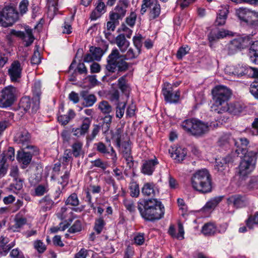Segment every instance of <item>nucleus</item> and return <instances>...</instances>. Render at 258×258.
<instances>
[{
  "label": "nucleus",
  "instance_id": "1",
  "mask_svg": "<svg viewBox=\"0 0 258 258\" xmlns=\"http://www.w3.org/2000/svg\"><path fill=\"white\" fill-rule=\"evenodd\" d=\"M141 51L130 48L125 54H121L117 48L112 50L107 58L106 70L111 73L116 70L118 72H125L128 68V64L125 60L133 59L137 58Z\"/></svg>",
  "mask_w": 258,
  "mask_h": 258
},
{
  "label": "nucleus",
  "instance_id": "2",
  "mask_svg": "<svg viewBox=\"0 0 258 258\" xmlns=\"http://www.w3.org/2000/svg\"><path fill=\"white\" fill-rule=\"evenodd\" d=\"M138 209L143 218L148 221L158 220L164 214V207L156 199L142 200L138 203Z\"/></svg>",
  "mask_w": 258,
  "mask_h": 258
},
{
  "label": "nucleus",
  "instance_id": "3",
  "mask_svg": "<svg viewBox=\"0 0 258 258\" xmlns=\"http://www.w3.org/2000/svg\"><path fill=\"white\" fill-rule=\"evenodd\" d=\"M212 93L214 101L212 111L218 114L225 113L227 101L231 95V90L226 87L219 86L215 87Z\"/></svg>",
  "mask_w": 258,
  "mask_h": 258
},
{
  "label": "nucleus",
  "instance_id": "4",
  "mask_svg": "<svg viewBox=\"0 0 258 258\" xmlns=\"http://www.w3.org/2000/svg\"><path fill=\"white\" fill-rule=\"evenodd\" d=\"M191 182L193 188L200 193L207 194L212 191L211 175L205 169L196 172L191 177Z\"/></svg>",
  "mask_w": 258,
  "mask_h": 258
},
{
  "label": "nucleus",
  "instance_id": "5",
  "mask_svg": "<svg viewBox=\"0 0 258 258\" xmlns=\"http://www.w3.org/2000/svg\"><path fill=\"white\" fill-rule=\"evenodd\" d=\"M181 126L189 135L201 137L209 132L212 125L196 118H190L183 121Z\"/></svg>",
  "mask_w": 258,
  "mask_h": 258
},
{
  "label": "nucleus",
  "instance_id": "6",
  "mask_svg": "<svg viewBox=\"0 0 258 258\" xmlns=\"http://www.w3.org/2000/svg\"><path fill=\"white\" fill-rule=\"evenodd\" d=\"M258 147L254 150H250L247 154L243 156L238 167V174L241 179H245L253 170L256 163Z\"/></svg>",
  "mask_w": 258,
  "mask_h": 258
},
{
  "label": "nucleus",
  "instance_id": "7",
  "mask_svg": "<svg viewBox=\"0 0 258 258\" xmlns=\"http://www.w3.org/2000/svg\"><path fill=\"white\" fill-rule=\"evenodd\" d=\"M149 9V19L153 20L158 18L161 14V6L157 0H143L140 13L143 15Z\"/></svg>",
  "mask_w": 258,
  "mask_h": 258
},
{
  "label": "nucleus",
  "instance_id": "8",
  "mask_svg": "<svg viewBox=\"0 0 258 258\" xmlns=\"http://www.w3.org/2000/svg\"><path fill=\"white\" fill-rule=\"evenodd\" d=\"M18 91L16 88L10 85L0 91V108L11 106L16 99Z\"/></svg>",
  "mask_w": 258,
  "mask_h": 258
},
{
  "label": "nucleus",
  "instance_id": "9",
  "mask_svg": "<svg viewBox=\"0 0 258 258\" xmlns=\"http://www.w3.org/2000/svg\"><path fill=\"white\" fill-rule=\"evenodd\" d=\"M30 135L28 132L24 128H20L16 134L14 140L20 146L23 150L34 149V151L36 152L37 147L30 144Z\"/></svg>",
  "mask_w": 258,
  "mask_h": 258
},
{
  "label": "nucleus",
  "instance_id": "10",
  "mask_svg": "<svg viewBox=\"0 0 258 258\" xmlns=\"http://www.w3.org/2000/svg\"><path fill=\"white\" fill-rule=\"evenodd\" d=\"M2 13L4 19L2 23L4 27L11 26L18 19V13L12 7H5Z\"/></svg>",
  "mask_w": 258,
  "mask_h": 258
},
{
  "label": "nucleus",
  "instance_id": "11",
  "mask_svg": "<svg viewBox=\"0 0 258 258\" xmlns=\"http://www.w3.org/2000/svg\"><path fill=\"white\" fill-rule=\"evenodd\" d=\"M22 68L20 62L14 61L8 69V74L11 81L13 82H19L22 76Z\"/></svg>",
  "mask_w": 258,
  "mask_h": 258
},
{
  "label": "nucleus",
  "instance_id": "12",
  "mask_svg": "<svg viewBox=\"0 0 258 258\" xmlns=\"http://www.w3.org/2000/svg\"><path fill=\"white\" fill-rule=\"evenodd\" d=\"M29 150L30 151L28 152L24 151L18 152L17 159L20 163L23 164V168H25L26 166L30 164L32 160V155L36 154L38 152L37 148L36 152L34 151V149Z\"/></svg>",
  "mask_w": 258,
  "mask_h": 258
},
{
  "label": "nucleus",
  "instance_id": "13",
  "mask_svg": "<svg viewBox=\"0 0 258 258\" xmlns=\"http://www.w3.org/2000/svg\"><path fill=\"white\" fill-rule=\"evenodd\" d=\"M168 88L163 89V94L166 101L170 103L178 102L180 96L179 90L173 91L171 86L168 84Z\"/></svg>",
  "mask_w": 258,
  "mask_h": 258
},
{
  "label": "nucleus",
  "instance_id": "14",
  "mask_svg": "<svg viewBox=\"0 0 258 258\" xmlns=\"http://www.w3.org/2000/svg\"><path fill=\"white\" fill-rule=\"evenodd\" d=\"M10 34L17 36L23 39L25 42V46H29L30 45L34 40V36L32 34V30L31 29H26V33L22 31H17L12 29L11 30Z\"/></svg>",
  "mask_w": 258,
  "mask_h": 258
},
{
  "label": "nucleus",
  "instance_id": "15",
  "mask_svg": "<svg viewBox=\"0 0 258 258\" xmlns=\"http://www.w3.org/2000/svg\"><path fill=\"white\" fill-rule=\"evenodd\" d=\"M249 141L245 138H239L237 140L235 139L234 145L237 147L236 152H237V154L239 155L241 153L245 156L250 150H253L252 148L250 146L247 147ZM256 147L255 146V147Z\"/></svg>",
  "mask_w": 258,
  "mask_h": 258
},
{
  "label": "nucleus",
  "instance_id": "16",
  "mask_svg": "<svg viewBox=\"0 0 258 258\" xmlns=\"http://www.w3.org/2000/svg\"><path fill=\"white\" fill-rule=\"evenodd\" d=\"M41 84L40 81H36L33 85L32 91L33 94V105L32 108V112H36L39 108Z\"/></svg>",
  "mask_w": 258,
  "mask_h": 258
},
{
  "label": "nucleus",
  "instance_id": "17",
  "mask_svg": "<svg viewBox=\"0 0 258 258\" xmlns=\"http://www.w3.org/2000/svg\"><path fill=\"white\" fill-rule=\"evenodd\" d=\"M227 201L229 204L232 205L236 208H243L248 204L246 197L240 195H232L227 199Z\"/></svg>",
  "mask_w": 258,
  "mask_h": 258
},
{
  "label": "nucleus",
  "instance_id": "18",
  "mask_svg": "<svg viewBox=\"0 0 258 258\" xmlns=\"http://www.w3.org/2000/svg\"><path fill=\"white\" fill-rule=\"evenodd\" d=\"M158 163V160L156 158L152 159L144 160L141 167V172L145 175H152L155 169V166Z\"/></svg>",
  "mask_w": 258,
  "mask_h": 258
},
{
  "label": "nucleus",
  "instance_id": "19",
  "mask_svg": "<svg viewBox=\"0 0 258 258\" xmlns=\"http://www.w3.org/2000/svg\"><path fill=\"white\" fill-rule=\"evenodd\" d=\"M91 123V119L89 117H85L80 127L72 129L74 136L77 137L85 136L89 131Z\"/></svg>",
  "mask_w": 258,
  "mask_h": 258
},
{
  "label": "nucleus",
  "instance_id": "20",
  "mask_svg": "<svg viewBox=\"0 0 258 258\" xmlns=\"http://www.w3.org/2000/svg\"><path fill=\"white\" fill-rule=\"evenodd\" d=\"M128 7L119 3L114 8V12L110 13V20L116 21L122 19L126 14V9Z\"/></svg>",
  "mask_w": 258,
  "mask_h": 258
},
{
  "label": "nucleus",
  "instance_id": "21",
  "mask_svg": "<svg viewBox=\"0 0 258 258\" xmlns=\"http://www.w3.org/2000/svg\"><path fill=\"white\" fill-rule=\"evenodd\" d=\"M115 43L119 48L120 51L124 52L130 46V42L125 38L124 34H120L115 38Z\"/></svg>",
  "mask_w": 258,
  "mask_h": 258
},
{
  "label": "nucleus",
  "instance_id": "22",
  "mask_svg": "<svg viewBox=\"0 0 258 258\" xmlns=\"http://www.w3.org/2000/svg\"><path fill=\"white\" fill-rule=\"evenodd\" d=\"M97 150L103 154H110L111 156V159L113 163H115L117 160V155L115 150L112 147H111V152L108 151L106 146L102 142H99L96 144Z\"/></svg>",
  "mask_w": 258,
  "mask_h": 258
},
{
  "label": "nucleus",
  "instance_id": "23",
  "mask_svg": "<svg viewBox=\"0 0 258 258\" xmlns=\"http://www.w3.org/2000/svg\"><path fill=\"white\" fill-rule=\"evenodd\" d=\"M80 95L84 101L83 104L85 107H90L93 106L97 100L96 97L94 95L89 94L87 91H81Z\"/></svg>",
  "mask_w": 258,
  "mask_h": 258
},
{
  "label": "nucleus",
  "instance_id": "24",
  "mask_svg": "<svg viewBox=\"0 0 258 258\" xmlns=\"http://www.w3.org/2000/svg\"><path fill=\"white\" fill-rule=\"evenodd\" d=\"M178 232L177 234L176 233L175 228L173 225H171L169 226L168 229V233L173 238H176L178 239H183L184 238V229L182 224L179 222L178 223Z\"/></svg>",
  "mask_w": 258,
  "mask_h": 258
},
{
  "label": "nucleus",
  "instance_id": "25",
  "mask_svg": "<svg viewBox=\"0 0 258 258\" xmlns=\"http://www.w3.org/2000/svg\"><path fill=\"white\" fill-rule=\"evenodd\" d=\"M105 5L103 2L98 1L95 10L92 12L90 18L95 20L105 12Z\"/></svg>",
  "mask_w": 258,
  "mask_h": 258
},
{
  "label": "nucleus",
  "instance_id": "26",
  "mask_svg": "<svg viewBox=\"0 0 258 258\" xmlns=\"http://www.w3.org/2000/svg\"><path fill=\"white\" fill-rule=\"evenodd\" d=\"M228 12V8L226 7H221L215 21L216 25L222 26L225 24Z\"/></svg>",
  "mask_w": 258,
  "mask_h": 258
},
{
  "label": "nucleus",
  "instance_id": "27",
  "mask_svg": "<svg viewBox=\"0 0 258 258\" xmlns=\"http://www.w3.org/2000/svg\"><path fill=\"white\" fill-rule=\"evenodd\" d=\"M242 50L240 42L238 38H235L230 41L227 45V50L229 55H232L237 51Z\"/></svg>",
  "mask_w": 258,
  "mask_h": 258
},
{
  "label": "nucleus",
  "instance_id": "28",
  "mask_svg": "<svg viewBox=\"0 0 258 258\" xmlns=\"http://www.w3.org/2000/svg\"><path fill=\"white\" fill-rule=\"evenodd\" d=\"M236 15L238 17L243 21H248V18L251 15H253L256 17H258L257 13L250 11L246 8H240L236 11Z\"/></svg>",
  "mask_w": 258,
  "mask_h": 258
},
{
  "label": "nucleus",
  "instance_id": "29",
  "mask_svg": "<svg viewBox=\"0 0 258 258\" xmlns=\"http://www.w3.org/2000/svg\"><path fill=\"white\" fill-rule=\"evenodd\" d=\"M249 55L251 61L255 64H258V41H255L251 44L249 50Z\"/></svg>",
  "mask_w": 258,
  "mask_h": 258
},
{
  "label": "nucleus",
  "instance_id": "30",
  "mask_svg": "<svg viewBox=\"0 0 258 258\" xmlns=\"http://www.w3.org/2000/svg\"><path fill=\"white\" fill-rule=\"evenodd\" d=\"M39 202L41 205V210L44 212L50 210L54 203L48 196L43 197Z\"/></svg>",
  "mask_w": 258,
  "mask_h": 258
},
{
  "label": "nucleus",
  "instance_id": "31",
  "mask_svg": "<svg viewBox=\"0 0 258 258\" xmlns=\"http://www.w3.org/2000/svg\"><path fill=\"white\" fill-rule=\"evenodd\" d=\"M217 231L216 226L212 223H207L204 225L202 229V233L206 236L214 235Z\"/></svg>",
  "mask_w": 258,
  "mask_h": 258
},
{
  "label": "nucleus",
  "instance_id": "32",
  "mask_svg": "<svg viewBox=\"0 0 258 258\" xmlns=\"http://www.w3.org/2000/svg\"><path fill=\"white\" fill-rule=\"evenodd\" d=\"M186 154V150L179 147L175 150L174 153H171V157L177 162H180L184 160Z\"/></svg>",
  "mask_w": 258,
  "mask_h": 258
},
{
  "label": "nucleus",
  "instance_id": "33",
  "mask_svg": "<svg viewBox=\"0 0 258 258\" xmlns=\"http://www.w3.org/2000/svg\"><path fill=\"white\" fill-rule=\"evenodd\" d=\"M142 192L145 196L153 197L158 191L155 189V185L153 183H146L144 185Z\"/></svg>",
  "mask_w": 258,
  "mask_h": 258
},
{
  "label": "nucleus",
  "instance_id": "34",
  "mask_svg": "<svg viewBox=\"0 0 258 258\" xmlns=\"http://www.w3.org/2000/svg\"><path fill=\"white\" fill-rule=\"evenodd\" d=\"M235 139L229 134L223 135L219 140V145L221 147H227L234 145Z\"/></svg>",
  "mask_w": 258,
  "mask_h": 258
},
{
  "label": "nucleus",
  "instance_id": "35",
  "mask_svg": "<svg viewBox=\"0 0 258 258\" xmlns=\"http://www.w3.org/2000/svg\"><path fill=\"white\" fill-rule=\"evenodd\" d=\"M226 109L225 112H229L230 114L234 115L237 114L241 112L242 110V106L238 102L231 103L228 105H226Z\"/></svg>",
  "mask_w": 258,
  "mask_h": 258
},
{
  "label": "nucleus",
  "instance_id": "36",
  "mask_svg": "<svg viewBox=\"0 0 258 258\" xmlns=\"http://www.w3.org/2000/svg\"><path fill=\"white\" fill-rule=\"evenodd\" d=\"M118 86L121 92L128 96L130 91V87L127 83L126 75L120 78L118 80Z\"/></svg>",
  "mask_w": 258,
  "mask_h": 258
},
{
  "label": "nucleus",
  "instance_id": "37",
  "mask_svg": "<svg viewBox=\"0 0 258 258\" xmlns=\"http://www.w3.org/2000/svg\"><path fill=\"white\" fill-rule=\"evenodd\" d=\"M75 112L73 110L70 109L68 114L59 115L58 116L57 119L61 124L66 125L71 119L75 117Z\"/></svg>",
  "mask_w": 258,
  "mask_h": 258
},
{
  "label": "nucleus",
  "instance_id": "38",
  "mask_svg": "<svg viewBox=\"0 0 258 258\" xmlns=\"http://www.w3.org/2000/svg\"><path fill=\"white\" fill-rule=\"evenodd\" d=\"M236 71H235V76L238 77L244 75H248L251 68L243 65L238 64L235 66Z\"/></svg>",
  "mask_w": 258,
  "mask_h": 258
},
{
  "label": "nucleus",
  "instance_id": "39",
  "mask_svg": "<svg viewBox=\"0 0 258 258\" xmlns=\"http://www.w3.org/2000/svg\"><path fill=\"white\" fill-rule=\"evenodd\" d=\"M9 159L10 160L13 161L15 158V151L13 147H9L7 151H4L0 156V160L3 159L5 161V164H6V159Z\"/></svg>",
  "mask_w": 258,
  "mask_h": 258
},
{
  "label": "nucleus",
  "instance_id": "40",
  "mask_svg": "<svg viewBox=\"0 0 258 258\" xmlns=\"http://www.w3.org/2000/svg\"><path fill=\"white\" fill-rule=\"evenodd\" d=\"M98 108L103 114H109L112 111V107L107 101L103 100L98 104Z\"/></svg>",
  "mask_w": 258,
  "mask_h": 258
},
{
  "label": "nucleus",
  "instance_id": "41",
  "mask_svg": "<svg viewBox=\"0 0 258 258\" xmlns=\"http://www.w3.org/2000/svg\"><path fill=\"white\" fill-rule=\"evenodd\" d=\"M116 117L121 118L123 117L126 107V102H117L115 103Z\"/></svg>",
  "mask_w": 258,
  "mask_h": 258
},
{
  "label": "nucleus",
  "instance_id": "42",
  "mask_svg": "<svg viewBox=\"0 0 258 258\" xmlns=\"http://www.w3.org/2000/svg\"><path fill=\"white\" fill-rule=\"evenodd\" d=\"M48 190V184L46 182L43 184H39L35 187V194L37 196H42L46 193Z\"/></svg>",
  "mask_w": 258,
  "mask_h": 258
},
{
  "label": "nucleus",
  "instance_id": "43",
  "mask_svg": "<svg viewBox=\"0 0 258 258\" xmlns=\"http://www.w3.org/2000/svg\"><path fill=\"white\" fill-rule=\"evenodd\" d=\"M82 146L83 143L79 141H76L72 145V151L71 152L75 157H78L81 155Z\"/></svg>",
  "mask_w": 258,
  "mask_h": 258
},
{
  "label": "nucleus",
  "instance_id": "44",
  "mask_svg": "<svg viewBox=\"0 0 258 258\" xmlns=\"http://www.w3.org/2000/svg\"><path fill=\"white\" fill-rule=\"evenodd\" d=\"M105 225V222L102 217L96 219L94 229L97 234L101 233Z\"/></svg>",
  "mask_w": 258,
  "mask_h": 258
},
{
  "label": "nucleus",
  "instance_id": "45",
  "mask_svg": "<svg viewBox=\"0 0 258 258\" xmlns=\"http://www.w3.org/2000/svg\"><path fill=\"white\" fill-rule=\"evenodd\" d=\"M27 222L25 218H17L15 220V224L12 226L11 229L14 231H18L19 229L24 226Z\"/></svg>",
  "mask_w": 258,
  "mask_h": 258
},
{
  "label": "nucleus",
  "instance_id": "46",
  "mask_svg": "<svg viewBox=\"0 0 258 258\" xmlns=\"http://www.w3.org/2000/svg\"><path fill=\"white\" fill-rule=\"evenodd\" d=\"M90 51L93 55V58L95 60H100L103 54V50L100 47H94L91 46L90 48Z\"/></svg>",
  "mask_w": 258,
  "mask_h": 258
},
{
  "label": "nucleus",
  "instance_id": "47",
  "mask_svg": "<svg viewBox=\"0 0 258 258\" xmlns=\"http://www.w3.org/2000/svg\"><path fill=\"white\" fill-rule=\"evenodd\" d=\"M239 41L240 42V45L242 49L248 47L249 45L251 46L252 43V40L251 37L250 36H246L244 37H238Z\"/></svg>",
  "mask_w": 258,
  "mask_h": 258
},
{
  "label": "nucleus",
  "instance_id": "48",
  "mask_svg": "<svg viewBox=\"0 0 258 258\" xmlns=\"http://www.w3.org/2000/svg\"><path fill=\"white\" fill-rule=\"evenodd\" d=\"M122 134V129L118 128L114 133L112 134V138L114 139L116 143V146L118 147L121 146V140Z\"/></svg>",
  "mask_w": 258,
  "mask_h": 258
},
{
  "label": "nucleus",
  "instance_id": "49",
  "mask_svg": "<svg viewBox=\"0 0 258 258\" xmlns=\"http://www.w3.org/2000/svg\"><path fill=\"white\" fill-rule=\"evenodd\" d=\"M60 178H58V181L60 184L63 185V186L67 184L69 178L70 176V171L68 170H64V171L63 172V171H61L60 173Z\"/></svg>",
  "mask_w": 258,
  "mask_h": 258
},
{
  "label": "nucleus",
  "instance_id": "50",
  "mask_svg": "<svg viewBox=\"0 0 258 258\" xmlns=\"http://www.w3.org/2000/svg\"><path fill=\"white\" fill-rule=\"evenodd\" d=\"M66 204L72 206H77L79 204V201L76 194H72L67 199Z\"/></svg>",
  "mask_w": 258,
  "mask_h": 258
},
{
  "label": "nucleus",
  "instance_id": "51",
  "mask_svg": "<svg viewBox=\"0 0 258 258\" xmlns=\"http://www.w3.org/2000/svg\"><path fill=\"white\" fill-rule=\"evenodd\" d=\"M8 238L2 236L0 238V248L9 251L15 245V243L13 242L8 244Z\"/></svg>",
  "mask_w": 258,
  "mask_h": 258
},
{
  "label": "nucleus",
  "instance_id": "52",
  "mask_svg": "<svg viewBox=\"0 0 258 258\" xmlns=\"http://www.w3.org/2000/svg\"><path fill=\"white\" fill-rule=\"evenodd\" d=\"M121 145V153L123 156L132 154L131 143L129 141L124 142Z\"/></svg>",
  "mask_w": 258,
  "mask_h": 258
},
{
  "label": "nucleus",
  "instance_id": "53",
  "mask_svg": "<svg viewBox=\"0 0 258 258\" xmlns=\"http://www.w3.org/2000/svg\"><path fill=\"white\" fill-rule=\"evenodd\" d=\"M144 39L143 37L141 34H137V35L134 36L133 38V43L134 46L136 47V49L140 50L141 51V48L142 46V41Z\"/></svg>",
  "mask_w": 258,
  "mask_h": 258
},
{
  "label": "nucleus",
  "instance_id": "54",
  "mask_svg": "<svg viewBox=\"0 0 258 258\" xmlns=\"http://www.w3.org/2000/svg\"><path fill=\"white\" fill-rule=\"evenodd\" d=\"M82 226L81 222L80 220H76L73 225L69 229L68 231L70 233H76L80 232L82 230Z\"/></svg>",
  "mask_w": 258,
  "mask_h": 258
},
{
  "label": "nucleus",
  "instance_id": "55",
  "mask_svg": "<svg viewBox=\"0 0 258 258\" xmlns=\"http://www.w3.org/2000/svg\"><path fill=\"white\" fill-rule=\"evenodd\" d=\"M215 168L218 171L222 172L226 169L227 165H226V163L224 162L223 159L216 160Z\"/></svg>",
  "mask_w": 258,
  "mask_h": 258
},
{
  "label": "nucleus",
  "instance_id": "56",
  "mask_svg": "<svg viewBox=\"0 0 258 258\" xmlns=\"http://www.w3.org/2000/svg\"><path fill=\"white\" fill-rule=\"evenodd\" d=\"M246 226L251 229L254 224H258V212L253 217L250 216L246 220Z\"/></svg>",
  "mask_w": 258,
  "mask_h": 258
},
{
  "label": "nucleus",
  "instance_id": "57",
  "mask_svg": "<svg viewBox=\"0 0 258 258\" xmlns=\"http://www.w3.org/2000/svg\"><path fill=\"white\" fill-rule=\"evenodd\" d=\"M134 243L138 245H141L145 242V234L143 233H139L134 236Z\"/></svg>",
  "mask_w": 258,
  "mask_h": 258
},
{
  "label": "nucleus",
  "instance_id": "58",
  "mask_svg": "<svg viewBox=\"0 0 258 258\" xmlns=\"http://www.w3.org/2000/svg\"><path fill=\"white\" fill-rule=\"evenodd\" d=\"M131 195L133 197H137L140 193V189L138 184L133 182L130 186Z\"/></svg>",
  "mask_w": 258,
  "mask_h": 258
},
{
  "label": "nucleus",
  "instance_id": "59",
  "mask_svg": "<svg viewBox=\"0 0 258 258\" xmlns=\"http://www.w3.org/2000/svg\"><path fill=\"white\" fill-rule=\"evenodd\" d=\"M137 19V15L134 12H132L129 16L126 18V23L131 27H133Z\"/></svg>",
  "mask_w": 258,
  "mask_h": 258
},
{
  "label": "nucleus",
  "instance_id": "60",
  "mask_svg": "<svg viewBox=\"0 0 258 258\" xmlns=\"http://www.w3.org/2000/svg\"><path fill=\"white\" fill-rule=\"evenodd\" d=\"M123 204L126 209L130 212H134L136 211V206L132 200L126 199L123 201Z\"/></svg>",
  "mask_w": 258,
  "mask_h": 258
},
{
  "label": "nucleus",
  "instance_id": "61",
  "mask_svg": "<svg viewBox=\"0 0 258 258\" xmlns=\"http://www.w3.org/2000/svg\"><path fill=\"white\" fill-rule=\"evenodd\" d=\"M20 104L25 110H29L31 107L32 108L33 105V103H32V105H31L30 99L27 97L23 98L21 100Z\"/></svg>",
  "mask_w": 258,
  "mask_h": 258
},
{
  "label": "nucleus",
  "instance_id": "62",
  "mask_svg": "<svg viewBox=\"0 0 258 258\" xmlns=\"http://www.w3.org/2000/svg\"><path fill=\"white\" fill-rule=\"evenodd\" d=\"M221 201V198L220 197L215 198L209 202H207L205 205L206 208L208 209H212L215 208Z\"/></svg>",
  "mask_w": 258,
  "mask_h": 258
},
{
  "label": "nucleus",
  "instance_id": "63",
  "mask_svg": "<svg viewBox=\"0 0 258 258\" xmlns=\"http://www.w3.org/2000/svg\"><path fill=\"white\" fill-rule=\"evenodd\" d=\"M250 92L255 98L258 99V80L250 85Z\"/></svg>",
  "mask_w": 258,
  "mask_h": 258
},
{
  "label": "nucleus",
  "instance_id": "64",
  "mask_svg": "<svg viewBox=\"0 0 258 258\" xmlns=\"http://www.w3.org/2000/svg\"><path fill=\"white\" fill-rule=\"evenodd\" d=\"M10 255L12 258H25L23 252L18 248L13 249L11 251Z\"/></svg>",
  "mask_w": 258,
  "mask_h": 258
}]
</instances>
